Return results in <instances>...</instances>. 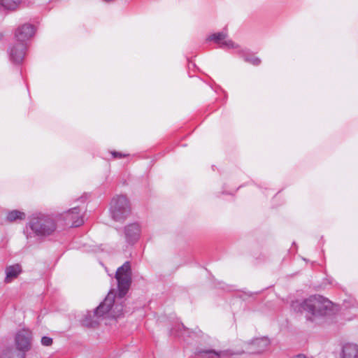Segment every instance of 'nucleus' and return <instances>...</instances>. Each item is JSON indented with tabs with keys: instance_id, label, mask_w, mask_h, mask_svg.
I'll return each mask as SVG.
<instances>
[{
	"instance_id": "aec40b11",
	"label": "nucleus",
	"mask_w": 358,
	"mask_h": 358,
	"mask_svg": "<svg viewBox=\"0 0 358 358\" xmlns=\"http://www.w3.org/2000/svg\"><path fill=\"white\" fill-rule=\"evenodd\" d=\"M112 155H113L114 157L121 158L122 157V153L117 152H113Z\"/></svg>"
},
{
	"instance_id": "20e7f679",
	"label": "nucleus",
	"mask_w": 358,
	"mask_h": 358,
	"mask_svg": "<svg viewBox=\"0 0 358 358\" xmlns=\"http://www.w3.org/2000/svg\"><path fill=\"white\" fill-rule=\"evenodd\" d=\"M31 332L28 329H21L15 335V343L17 350L12 348H6L4 350L7 352L10 350L8 355L12 358H25V352L29 351L31 347Z\"/></svg>"
},
{
	"instance_id": "f3484780",
	"label": "nucleus",
	"mask_w": 358,
	"mask_h": 358,
	"mask_svg": "<svg viewBox=\"0 0 358 358\" xmlns=\"http://www.w3.org/2000/svg\"><path fill=\"white\" fill-rule=\"evenodd\" d=\"M41 343L44 346H50L52 343V339L48 336H43L41 338Z\"/></svg>"
},
{
	"instance_id": "412c9836",
	"label": "nucleus",
	"mask_w": 358,
	"mask_h": 358,
	"mask_svg": "<svg viewBox=\"0 0 358 358\" xmlns=\"http://www.w3.org/2000/svg\"><path fill=\"white\" fill-rule=\"evenodd\" d=\"M308 319H309V320H312V321H313V320H314V319H313V317H308Z\"/></svg>"
},
{
	"instance_id": "0eeeda50",
	"label": "nucleus",
	"mask_w": 358,
	"mask_h": 358,
	"mask_svg": "<svg viewBox=\"0 0 358 358\" xmlns=\"http://www.w3.org/2000/svg\"><path fill=\"white\" fill-rule=\"evenodd\" d=\"M227 34L219 32L210 35L207 38V41H214L221 48H237L238 45L231 40H226Z\"/></svg>"
},
{
	"instance_id": "1a4fd4ad",
	"label": "nucleus",
	"mask_w": 358,
	"mask_h": 358,
	"mask_svg": "<svg viewBox=\"0 0 358 358\" xmlns=\"http://www.w3.org/2000/svg\"><path fill=\"white\" fill-rule=\"evenodd\" d=\"M26 45L23 43H17L10 50V58L15 63H20L25 55Z\"/></svg>"
},
{
	"instance_id": "f257e3e1",
	"label": "nucleus",
	"mask_w": 358,
	"mask_h": 358,
	"mask_svg": "<svg viewBox=\"0 0 358 358\" xmlns=\"http://www.w3.org/2000/svg\"><path fill=\"white\" fill-rule=\"evenodd\" d=\"M117 281V295L114 290L109 292L105 299L94 310L88 313L83 320V324L94 327L99 324V320L104 317L115 318L123 313V298L127 293L131 283V271L129 262L119 267L115 273Z\"/></svg>"
},
{
	"instance_id": "dca6fc26",
	"label": "nucleus",
	"mask_w": 358,
	"mask_h": 358,
	"mask_svg": "<svg viewBox=\"0 0 358 358\" xmlns=\"http://www.w3.org/2000/svg\"><path fill=\"white\" fill-rule=\"evenodd\" d=\"M245 61L255 66H258L261 63L260 59L255 56H249L245 58Z\"/></svg>"
},
{
	"instance_id": "4468645a",
	"label": "nucleus",
	"mask_w": 358,
	"mask_h": 358,
	"mask_svg": "<svg viewBox=\"0 0 358 358\" xmlns=\"http://www.w3.org/2000/svg\"><path fill=\"white\" fill-rule=\"evenodd\" d=\"M26 217L25 213L17 210H13L7 214L6 220L9 222H15L17 220H22Z\"/></svg>"
},
{
	"instance_id": "39448f33",
	"label": "nucleus",
	"mask_w": 358,
	"mask_h": 358,
	"mask_svg": "<svg viewBox=\"0 0 358 358\" xmlns=\"http://www.w3.org/2000/svg\"><path fill=\"white\" fill-rule=\"evenodd\" d=\"M131 213V207L128 199L124 195L114 197L110 203V214L117 222L124 220Z\"/></svg>"
},
{
	"instance_id": "9d476101",
	"label": "nucleus",
	"mask_w": 358,
	"mask_h": 358,
	"mask_svg": "<svg viewBox=\"0 0 358 358\" xmlns=\"http://www.w3.org/2000/svg\"><path fill=\"white\" fill-rule=\"evenodd\" d=\"M140 226L137 223H133L127 226L124 229L127 241L129 243L136 241L140 236Z\"/></svg>"
},
{
	"instance_id": "9b49d317",
	"label": "nucleus",
	"mask_w": 358,
	"mask_h": 358,
	"mask_svg": "<svg viewBox=\"0 0 358 358\" xmlns=\"http://www.w3.org/2000/svg\"><path fill=\"white\" fill-rule=\"evenodd\" d=\"M196 355L199 358H220L222 356L228 355V352L198 348L196 351Z\"/></svg>"
},
{
	"instance_id": "423d86ee",
	"label": "nucleus",
	"mask_w": 358,
	"mask_h": 358,
	"mask_svg": "<svg viewBox=\"0 0 358 358\" xmlns=\"http://www.w3.org/2000/svg\"><path fill=\"white\" fill-rule=\"evenodd\" d=\"M79 208L75 207L66 212L64 215V219L66 225L71 227H79L83 223V220L80 215Z\"/></svg>"
},
{
	"instance_id": "a211bd4d",
	"label": "nucleus",
	"mask_w": 358,
	"mask_h": 358,
	"mask_svg": "<svg viewBox=\"0 0 358 358\" xmlns=\"http://www.w3.org/2000/svg\"><path fill=\"white\" fill-rule=\"evenodd\" d=\"M267 341L266 340H264V339H257L255 342H254V344L255 345H261L262 344L264 345V347H266L267 345Z\"/></svg>"
},
{
	"instance_id": "7ed1b4c3",
	"label": "nucleus",
	"mask_w": 358,
	"mask_h": 358,
	"mask_svg": "<svg viewBox=\"0 0 358 358\" xmlns=\"http://www.w3.org/2000/svg\"><path fill=\"white\" fill-rule=\"evenodd\" d=\"M28 226L38 236H49L56 230V220L52 215L43 213L34 214Z\"/></svg>"
},
{
	"instance_id": "ddd939ff",
	"label": "nucleus",
	"mask_w": 358,
	"mask_h": 358,
	"mask_svg": "<svg viewBox=\"0 0 358 358\" xmlns=\"http://www.w3.org/2000/svg\"><path fill=\"white\" fill-rule=\"evenodd\" d=\"M21 273V267L19 264H15L13 266H8L6 268V282H10L13 280V279L17 277V275Z\"/></svg>"
},
{
	"instance_id": "f03ea898",
	"label": "nucleus",
	"mask_w": 358,
	"mask_h": 358,
	"mask_svg": "<svg viewBox=\"0 0 358 358\" xmlns=\"http://www.w3.org/2000/svg\"><path fill=\"white\" fill-rule=\"evenodd\" d=\"M292 308L297 312H307L315 317L328 314L331 310V302L321 296H313L304 300L292 303Z\"/></svg>"
},
{
	"instance_id": "2eb2a0df",
	"label": "nucleus",
	"mask_w": 358,
	"mask_h": 358,
	"mask_svg": "<svg viewBox=\"0 0 358 358\" xmlns=\"http://www.w3.org/2000/svg\"><path fill=\"white\" fill-rule=\"evenodd\" d=\"M20 3V0H0V8L14 10L18 7Z\"/></svg>"
},
{
	"instance_id": "6e6552de",
	"label": "nucleus",
	"mask_w": 358,
	"mask_h": 358,
	"mask_svg": "<svg viewBox=\"0 0 358 358\" xmlns=\"http://www.w3.org/2000/svg\"><path fill=\"white\" fill-rule=\"evenodd\" d=\"M35 29L33 25L25 24L18 27L15 31V37L19 43H23L33 36Z\"/></svg>"
},
{
	"instance_id": "f8f14e48",
	"label": "nucleus",
	"mask_w": 358,
	"mask_h": 358,
	"mask_svg": "<svg viewBox=\"0 0 358 358\" xmlns=\"http://www.w3.org/2000/svg\"><path fill=\"white\" fill-rule=\"evenodd\" d=\"M341 358H358V345L352 343L345 345Z\"/></svg>"
},
{
	"instance_id": "6ab92c4d",
	"label": "nucleus",
	"mask_w": 358,
	"mask_h": 358,
	"mask_svg": "<svg viewBox=\"0 0 358 358\" xmlns=\"http://www.w3.org/2000/svg\"><path fill=\"white\" fill-rule=\"evenodd\" d=\"M10 350H8L6 352L4 350L0 352V358H12L8 353H10Z\"/></svg>"
}]
</instances>
